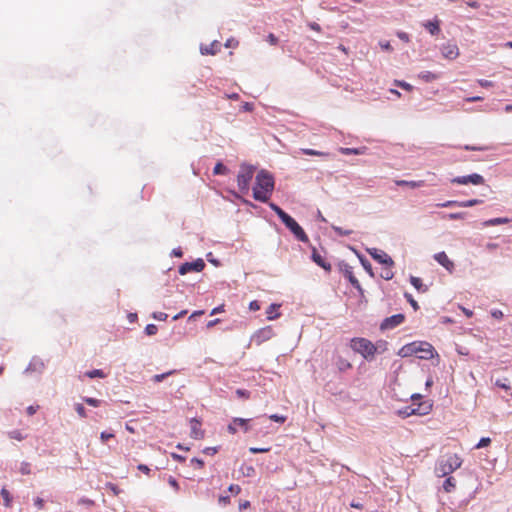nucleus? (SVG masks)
<instances>
[{
  "label": "nucleus",
  "instance_id": "f257e3e1",
  "mask_svg": "<svg viewBox=\"0 0 512 512\" xmlns=\"http://www.w3.org/2000/svg\"><path fill=\"white\" fill-rule=\"evenodd\" d=\"M351 349L359 353L364 359L373 360L377 353H384L387 350V342L379 340L376 344L364 337H354L350 341Z\"/></svg>",
  "mask_w": 512,
  "mask_h": 512
},
{
  "label": "nucleus",
  "instance_id": "f03ea898",
  "mask_svg": "<svg viewBox=\"0 0 512 512\" xmlns=\"http://www.w3.org/2000/svg\"><path fill=\"white\" fill-rule=\"evenodd\" d=\"M274 177L266 170H261L255 179L253 187V198L257 201L266 203L270 199L274 190Z\"/></svg>",
  "mask_w": 512,
  "mask_h": 512
},
{
  "label": "nucleus",
  "instance_id": "7ed1b4c3",
  "mask_svg": "<svg viewBox=\"0 0 512 512\" xmlns=\"http://www.w3.org/2000/svg\"><path fill=\"white\" fill-rule=\"evenodd\" d=\"M434 347L424 341H415L404 345L398 352L401 357H410L413 355L418 356L421 359H432L434 357Z\"/></svg>",
  "mask_w": 512,
  "mask_h": 512
},
{
  "label": "nucleus",
  "instance_id": "20e7f679",
  "mask_svg": "<svg viewBox=\"0 0 512 512\" xmlns=\"http://www.w3.org/2000/svg\"><path fill=\"white\" fill-rule=\"evenodd\" d=\"M462 465V459L458 454H447L441 457L436 466V473L439 477H444Z\"/></svg>",
  "mask_w": 512,
  "mask_h": 512
},
{
  "label": "nucleus",
  "instance_id": "39448f33",
  "mask_svg": "<svg viewBox=\"0 0 512 512\" xmlns=\"http://www.w3.org/2000/svg\"><path fill=\"white\" fill-rule=\"evenodd\" d=\"M254 175V167L250 165H241L237 175V184L242 193H248L250 182Z\"/></svg>",
  "mask_w": 512,
  "mask_h": 512
},
{
  "label": "nucleus",
  "instance_id": "423d86ee",
  "mask_svg": "<svg viewBox=\"0 0 512 512\" xmlns=\"http://www.w3.org/2000/svg\"><path fill=\"white\" fill-rule=\"evenodd\" d=\"M432 404L428 401L419 402L417 407H415V403L411 406L405 407L403 410H399V415L403 417H408L411 415H420L424 416L431 412Z\"/></svg>",
  "mask_w": 512,
  "mask_h": 512
},
{
  "label": "nucleus",
  "instance_id": "0eeeda50",
  "mask_svg": "<svg viewBox=\"0 0 512 512\" xmlns=\"http://www.w3.org/2000/svg\"><path fill=\"white\" fill-rule=\"evenodd\" d=\"M452 183L454 184H461V185H466V184H473V185H482L484 184V178L480 175V174H471V175H467V176H458V177H455L451 180Z\"/></svg>",
  "mask_w": 512,
  "mask_h": 512
},
{
  "label": "nucleus",
  "instance_id": "6e6552de",
  "mask_svg": "<svg viewBox=\"0 0 512 512\" xmlns=\"http://www.w3.org/2000/svg\"><path fill=\"white\" fill-rule=\"evenodd\" d=\"M205 268V263L202 259H197L194 262H185L179 267V273L185 275L189 272H201Z\"/></svg>",
  "mask_w": 512,
  "mask_h": 512
},
{
  "label": "nucleus",
  "instance_id": "1a4fd4ad",
  "mask_svg": "<svg viewBox=\"0 0 512 512\" xmlns=\"http://www.w3.org/2000/svg\"><path fill=\"white\" fill-rule=\"evenodd\" d=\"M404 320H405V315L402 313L392 315L390 317L385 318L382 321V323L380 325V329L381 330L393 329V328L399 326L400 324H402L404 322Z\"/></svg>",
  "mask_w": 512,
  "mask_h": 512
},
{
  "label": "nucleus",
  "instance_id": "9d476101",
  "mask_svg": "<svg viewBox=\"0 0 512 512\" xmlns=\"http://www.w3.org/2000/svg\"><path fill=\"white\" fill-rule=\"evenodd\" d=\"M369 254L371 255V257L374 260H376L377 262H379L381 264H384V265L389 266V267H393L394 266L393 259L387 253H385L382 250L373 249V250L369 251Z\"/></svg>",
  "mask_w": 512,
  "mask_h": 512
},
{
  "label": "nucleus",
  "instance_id": "9b49d317",
  "mask_svg": "<svg viewBox=\"0 0 512 512\" xmlns=\"http://www.w3.org/2000/svg\"><path fill=\"white\" fill-rule=\"evenodd\" d=\"M249 421V419L234 418L232 422L228 425V431L231 434H235L237 433L239 427L244 432H247L249 430Z\"/></svg>",
  "mask_w": 512,
  "mask_h": 512
},
{
  "label": "nucleus",
  "instance_id": "f8f14e48",
  "mask_svg": "<svg viewBox=\"0 0 512 512\" xmlns=\"http://www.w3.org/2000/svg\"><path fill=\"white\" fill-rule=\"evenodd\" d=\"M441 52L446 59H456L459 56V48L454 43H446L442 46Z\"/></svg>",
  "mask_w": 512,
  "mask_h": 512
},
{
  "label": "nucleus",
  "instance_id": "ddd939ff",
  "mask_svg": "<svg viewBox=\"0 0 512 512\" xmlns=\"http://www.w3.org/2000/svg\"><path fill=\"white\" fill-rule=\"evenodd\" d=\"M434 259L449 272L454 270V263L449 259L445 252L442 251L435 254Z\"/></svg>",
  "mask_w": 512,
  "mask_h": 512
},
{
  "label": "nucleus",
  "instance_id": "4468645a",
  "mask_svg": "<svg viewBox=\"0 0 512 512\" xmlns=\"http://www.w3.org/2000/svg\"><path fill=\"white\" fill-rule=\"evenodd\" d=\"M274 336V330L271 326H266L259 329L255 334V339L258 343H262L271 339Z\"/></svg>",
  "mask_w": 512,
  "mask_h": 512
},
{
  "label": "nucleus",
  "instance_id": "2eb2a0df",
  "mask_svg": "<svg viewBox=\"0 0 512 512\" xmlns=\"http://www.w3.org/2000/svg\"><path fill=\"white\" fill-rule=\"evenodd\" d=\"M288 229L295 235V237L302 241L307 242L308 236L305 233V231L302 229V227L294 220L292 223H290L289 226H287Z\"/></svg>",
  "mask_w": 512,
  "mask_h": 512
},
{
  "label": "nucleus",
  "instance_id": "dca6fc26",
  "mask_svg": "<svg viewBox=\"0 0 512 512\" xmlns=\"http://www.w3.org/2000/svg\"><path fill=\"white\" fill-rule=\"evenodd\" d=\"M269 207L278 215L281 221L287 226L290 225L295 219L292 218L289 214H287L283 209H281L278 205L274 203H270Z\"/></svg>",
  "mask_w": 512,
  "mask_h": 512
},
{
  "label": "nucleus",
  "instance_id": "f3484780",
  "mask_svg": "<svg viewBox=\"0 0 512 512\" xmlns=\"http://www.w3.org/2000/svg\"><path fill=\"white\" fill-rule=\"evenodd\" d=\"M269 207L278 215L281 221L287 226L290 225L295 219L292 218L289 214H287L283 209H281L278 205L274 203H270Z\"/></svg>",
  "mask_w": 512,
  "mask_h": 512
},
{
  "label": "nucleus",
  "instance_id": "a211bd4d",
  "mask_svg": "<svg viewBox=\"0 0 512 512\" xmlns=\"http://www.w3.org/2000/svg\"><path fill=\"white\" fill-rule=\"evenodd\" d=\"M200 50L203 55H215L220 50V43L213 41L209 45H202Z\"/></svg>",
  "mask_w": 512,
  "mask_h": 512
},
{
  "label": "nucleus",
  "instance_id": "6ab92c4d",
  "mask_svg": "<svg viewBox=\"0 0 512 512\" xmlns=\"http://www.w3.org/2000/svg\"><path fill=\"white\" fill-rule=\"evenodd\" d=\"M423 26L429 31L431 35H438L441 31L440 20L438 18L425 22Z\"/></svg>",
  "mask_w": 512,
  "mask_h": 512
},
{
  "label": "nucleus",
  "instance_id": "aec40b11",
  "mask_svg": "<svg viewBox=\"0 0 512 512\" xmlns=\"http://www.w3.org/2000/svg\"><path fill=\"white\" fill-rule=\"evenodd\" d=\"M201 423L196 420H191V436L195 439H201L204 437V432L200 428Z\"/></svg>",
  "mask_w": 512,
  "mask_h": 512
},
{
  "label": "nucleus",
  "instance_id": "412c9836",
  "mask_svg": "<svg viewBox=\"0 0 512 512\" xmlns=\"http://www.w3.org/2000/svg\"><path fill=\"white\" fill-rule=\"evenodd\" d=\"M312 259L316 264H318L320 267L324 268L325 270H327V271L331 270V264L329 262H327L325 259H323V257L318 252H316V250H313Z\"/></svg>",
  "mask_w": 512,
  "mask_h": 512
},
{
  "label": "nucleus",
  "instance_id": "4be33fe9",
  "mask_svg": "<svg viewBox=\"0 0 512 512\" xmlns=\"http://www.w3.org/2000/svg\"><path fill=\"white\" fill-rule=\"evenodd\" d=\"M335 365L337 366L340 372H345L352 368V364L348 359L343 358L342 356H337Z\"/></svg>",
  "mask_w": 512,
  "mask_h": 512
},
{
  "label": "nucleus",
  "instance_id": "5701e85b",
  "mask_svg": "<svg viewBox=\"0 0 512 512\" xmlns=\"http://www.w3.org/2000/svg\"><path fill=\"white\" fill-rule=\"evenodd\" d=\"M410 283L418 292L425 293L428 291V287L423 284L422 279L419 277L411 276Z\"/></svg>",
  "mask_w": 512,
  "mask_h": 512
},
{
  "label": "nucleus",
  "instance_id": "b1692460",
  "mask_svg": "<svg viewBox=\"0 0 512 512\" xmlns=\"http://www.w3.org/2000/svg\"><path fill=\"white\" fill-rule=\"evenodd\" d=\"M280 308V304H271L266 310V315L268 320H274L280 317V312L278 311Z\"/></svg>",
  "mask_w": 512,
  "mask_h": 512
},
{
  "label": "nucleus",
  "instance_id": "393cba45",
  "mask_svg": "<svg viewBox=\"0 0 512 512\" xmlns=\"http://www.w3.org/2000/svg\"><path fill=\"white\" fill-rule=\"evenodd\" d=\"M395 183L398 186H408L412 189L422 187L425 184V182L423 180H419V181L396 180Z\"/></svg>",
  "mask_w": 512,
  "mask_h": 512
},
{
  "label": "nucleus",
  "instance_id": "a878e982",
  "mask_svg": "<svg viewBox=\"0 0 512 512\" xmlns=\"http://www.w3.org/2000/svg\"><path fill=\"white\" fill-rule=\"evenodd\" d=\"M418 77H419L421 80H423V81H425V82L429 83V82H432V81H435L436 79H438V78H439V75H438V74H436V73H433V72H431V71H422V72H420V73L418 74Z\"/></svg>",
  "mask_w": 512,
  "mask_h": 512
},
{
  "label": "nucleus",
  "instance_id": "bb28decb",
  "mask_svg": "<svg viewBox=\"0 0 512 512\" xmlns=\"http://www.w3.org/2000/svg\"><path fill=\"white\" fill-rule=\"evenodd\" d=\"M507 223H509L508 218L498 217V218L486 220L485 222H483V226L489 227V226H497V225H502V224H507Z\"/></svg>",
  "mask_w": 512,
  "mask_h": 512
},
{
  "label": "nucleus",
  "instance_id": "cd10ccee",
  "mask_svg": "<svg viewBox=\"0 0 512 512\" xmlns=\"http://www.w3.org/2000/svg\"><path fill=\"white\" fill-rule=\"evenodd\" d=\"M456 488V479L454 477H448L443 483V490L446 493H451Z\"/></svg>",
  "mask_w": 512,
  "mask_h": 512
},
{
  "label": "nucleus",
  "instance_id": "c85d7f7f",
  "mask_svg": "<svg viewBox=\"0 0 512 512\" xmlns=\"http://www.w3.org/2000/svg\"><path fill=\"white\" fill-rule=\"evenodd\" d=\"M0 494L4 500V506L10 508L12 506V497L10 492L6 488H2Z\"/></svg>",
  "mask_w": 512,
  "mask_h": 512
},
{
  "label": "nucleus",
  "instance_id": "c756f323",
  "mask_svg": "<svg viewBox=\"0 0 512 512\" xmlns=\"http://www.w3.org/2000/svg\"><path fill=\"white\" fill-rule=\"evenodd\" d=\"M301 152L303 154L309 155V156H320V157H327V156H329V154L326 153V152H322V151H318V150H314V149L303 148V149H301Z\"/></svg>",
  "mask_w": 512,
  "mask_h": 512
},
{
  "label": "nucleus",
  "instance_id": "7c9ffc66",
  "mask_svg": "<svg viewBox=\"0 0 512 512\" xmlns=\"http://www.w3.org/2000/svg\"><path fill=\"white\" fill-rule=\"evenodd\" d=\"M8 437L13 440L22 441L26 438V435L21 430L16 429L8 432Z\"/></svg>",
  "mask_w": 512,
  "mask_h": 512
},
{
  "label": "nucleus",
  "instance_id": "2f4dec72",
  "mask_svg": "<svg viewBox=\"0 0 512 512\" xmlns=\"http://www.w3.org/2000/svg\"><path fill=\"white\" fill-rule=\"evenodd\" d=\"M363 150H364V148H344V147H341L339 151L342 154H344V155H350V154L360 155V154H363Z\"/></svg>",
  "mask_w": 512,
  "mask_h": 512
},
{
  "label": "nucleus",
  "instance_id": "473e14b6",
  "mask_svg": "<svg viewBox=\"0 0 512 512\" xmlns=\"http://www.w3.org/2000/svg\"><path fill=\"white\" fill-rule=\"evenodd\" d=\"M481 203H482V200H480V199H470V200H465V201H459V207L467 208V207L479 205Z\"/></svg>",
  "mask_w": 512,
  "mask_h": 512
},
{
  "label": "nucleus",
  "instance_id": "72a5a7b5",
  "mask_svg": "<svg viewBox=\"0 0 512 512\" xmlns=\"http://www.w3.org/2000/svg\"><path fill=\"white\" fill-rule=\"evenodd\" d=\"M85 375L89 378H105L106 377V374L100 369H95V370L86 372Z\"/></svg>",
  "mask_w": 512,
  "mask_h": 512
},
{
  "label": "nucleus",
  "instance_id": "f704fd0d",
  "mask_svg": "<svg viewBox=\"0 0 512 512\" xmlns=\"http://www.w3.org/2000/svg\"><path fill=\"white\" fill-rule=\"evenodd\" d=\"M227 171H228L227 167L225 165H223L221 162H218L213 169V173L215 175L226 174Z\"/></svg>",
  "mask_w": 512,
  "mask_h": 512
},
{
  "label": "nucleus",
  "instance_id": "c9c22d12",
  "mask_svg": "<svg viewBox=\"0 0 512 512\" xmlns=\"http://www.w3.org/2000/svg\"><path fill=\"white\" fill-rule=\"evenodd\" d=\"M381 277L385 280L392 279L394 277V272L392 271V267L386 266L381 273Z\"/></svg>",
  "mask_w": 512,
  "mask_h": 512
},
{
  "label": "nucleus",
  "instance_id": "e433bc0d",
  "mask_svg": "<svg viewBox=\"0 0 512 512\" xmlns=\"http://www.w3.org/2000/svg\"><path fill=\"white\" fill-rule=\"evenodd\" d=\"M19 471L22 475H29L31 473V465L29 462H22L19 467Z\"/></svg>",
  "mask_w": 512,
  "mask_h": 512
},
{
  "label": "nucleus",
  "instance_id": "4c0bfd02",
  "mask_svg": "<svg viewBox=\"0 0 512 512\" xmlns=\"http://www.w3.org/2000/svg\"><path fill=\"white\" fill-rule=\"evenodd\" d=\"M83 401L93 407H99L101 405V400L92 398V397H84Z\"/></svg>",
  "mask_w": 512,
  "mask_h": 512
},
{
  "label": "nucleus",
  "instance_id": "58836bf2",
  "mask_svg": "<svg viewBox=\"0 0 512 512\" xmlns=\"http://www.w3.org/2000/svg\"><path fill=\"white\" fill-rule=\"evenodd\" d=\"M405 298L406 300L410 303V305L412 306V308L417 311L419 309V305H418V302L413 298V296L409 293H405Z\"/></svg>",
  "mask_w": 512,
  "mask_h": 512
},
{
  "label": "nucleus",
  "instance_id": "ea45409f",
  "mask_svg": "<svg viewBox=\"0 0 512 512\" xmlns=\"http://www.w3.org/2000/svg\"><path fill=\"white\" fill-rule=\"evenodd\" d=\"M491 443V439L489 437H483L480 439V441L477 443V445L475 446L476 449H481V448H484V447H487L489 446Z\"/></svg>",
  "mask_w": 512,
  "mask_h": 512
},
{
  "label": "nucleus",
  "instance_id": "a19ab883",
  "mask_svg": "<svg viewBox=\"0 0 512 512\" xmlns=\"http://www.w3.org/2000/svg\"><path fill=\"white\" fill-rule=\"evenodd\" d=\"M75 410L77 412V414L81 417V418H86L87 417V413H86V409L85 407L80 404V403H77L75 405Z\"/></svg>",
  "mask_w": 512,
  "mask_h": 512
},
{
  "label": "nucleus",
  "instance_id": "79ce46f5",
  "mask_svg": "<svg viewBox=\"0 0 512 512\" xmlns=\"http://www.w3.org/2000/svg\"><path fill=\"white\" fill-rule=\"evenodd\" d=\"M158 328L154 324H148L145 328V332L148 336H153L157 333Z\"/></svg>",
  "mask_w": 512,
  "mask_h": 512
},
{
  "label": "nucleus",
  "instance_id": "37998d69",
  "mask_svg": "<svg viewBox=\"0 0 512 512\" xmlns=\"http://www.w3.org/2000/svg\"><path fill=\"white\" fill-rule=\"evenodd\" d=\"M347 277L350 281V283L356 287V288H360V283L359 281L357 280V278L354 276V274L352 272H348L347 273Z\"/></svg>",
  "mask_w": 512,
  "mask_h": 512
},
{
  "label": "nucleus",
  "instance_id": "c03bdc74",
  "mask_svg": "<svg viewBox=\"0 0 512 512\" xmlns=\"http://www.w3.org/2000/svg\"><path fill=\"white\" fill-rule=\"evenodd\" d=\"M438 207H453V206H457L459 207V201H456V200H448L444 203H439L437 204Z\"/></svg>",
  "mask_w": 512,
  "mask_h": 512
},
{
  "label": "nucleus",
  "instance_id": "a18cd8bd",
  "mask_svg": "<svg viewBox=\"0 0 512 512\" xmlns=\"http://www.w3.org/2000/svg\"><path fill=\"white\" fill-rule=\"evenodd\" d=\"M507 381H508V379H506V378L503 381L498 379V380H496L495 385L500 387V388H502V389H504V390H509L510 389V385L507 384Z\"/></svg>",
  "mask_w": 512,
  "mask_h": 512
},
{
  "label": "nucleus",
  "instance_id": "49530a36",
  "mask_svg": "<svg viewBox=\"0 0 512 512\" xmlns=\"http://www.w3.org/2000/svg\"><path fill=\"white\" fill-rule=\"evenodd\" d=\"M172 373H173V371H169V372H166L163 374L154 375L153 381L156 383L161 382L162 380H164L167 376L171 375Z\"/></svg>",
  "mask_w": 512,
  "mask_h": 512
},
{
  "label": "nucleus",
  "instance_id": "de8ad7c7",
  "mask_svg": "<svg viewBox=\"0 0 512 512\" xmlns=\"http://www.w3.org/2000/svg\"><path fill=\"white\" fill-rule=\"evenodd\" d=\"M269 419L278 422V423H284L286 421V417L278 414H272L269 416Z\"/></svg>",
  "mask_w": 512,
  "mask_h": 512
},
{
  "label": "nucleus",
  "instance_id": "09e8293b",
  "mask_svg": "<svg viewBox=\"0 0 512 512\" xmlns=\"http://www.w3.org/2000/svg\"><path fill=\"white\" fill-rule=\"evenodd\" d=\"M466 216L465 212H456V213H450L448 215V218L451 220H459L463 219Z\"/></svg>",
  "mask_w": 512,
  "mask_h": 512
},
{
  "label": "nucleus",
  "instance_id": "8fccbe9b",
  "mask_svg": "<svg viewBox=\"0 0 512 512\" xmlns=\"http://www.w3.org/2000/svg\"><path fill=\"white\" fill-rule=\"evenodd\" d=\"M249 451H250L252 454L267 453V452H269V451H270V447H265V448L250 447V448H249Z\"/></svg>",
  "mask_w": 512,
  "mask_h": 512
},
{
  "label": "nucleus",
  "instance_id": "3c124183",
  "mask_svg": "<svg viewBox=\"0 0 512 512\" xmlns=\"http://www.w3.org/2000/svg\"><path fill=\"white\" fill-rule=\"evenodd\" d=\"M153 318L159 321H166L168 318V315L164 312H155L153 313Z\"/></svg>",
  "mask_w": 512,
  "mask_h": 512
},
{
  "label": "nucleus",
  "instance_id": "603ef678",
  "mask_svg": "<svg viewBox=\"0 0 512 512\" xmlns=\"http://www.w3.org/2000/svg\"><path fill=\"white\" fill-rule=\"evenodd\" d=\"M114 438V434L113 433H108V432H101L100 434V439L103 443L107 442L108 440Z\"/></svg>",
  "mask_w": 512,
  "mask_h": 512
},
{
  "label": "nucleus",
  "instance_id": "864d4df0",
  "mask_svg": "<svg viewBox=\"0 0 512 512\" xmlns=\"http://www.w3.org/2000/svg\"><path fill=\"white\" fill-rule=\"evenodd\" d=\"M107 488L115 495H119L121 490L119 489V487L113 483H108L107 484Z\"/></svg>",
  "mask_w": 512,
  "mask_h": 512
},
{
  "label": "nucleus",
  "instance_id": "5fc2aeb1",
  "mask_svg": "<svg viewBox=\"0 0 512 512\" xmlns=\"http://www.w3.org/2000/svg\"><path fill=\"white\" fill-rule=\"evenodd\" d=\"M236 394L240 398L248 399L250 397V392L244 389H237Z\"/></svg>",
  "mask_w": 512,
  "mask_h": 512
},
{
  "label": "nucleus",
  "instance_id": "6e6d98bb",
  "mask_svg": "<svg viewBox=\"0 0 512 512\" xmlns=\"http://www.w3.org/2000/svg\"><path fill=\"white\" fill-rule=\"evenodd\" d=\"M168 483L169 485L175 490V491H178L179 490V484L177 482V480L173 477V476H170L168 478Z\"/></svg>",
  "mask_w": 512,
  "mask_h": 512
},
{
  "label": "nucleus",
  "instance_id": "4d7b16f0",
  "mask_svg": "<svg viewBox=\"0 0 512 512\" xmlns=\"http://www.w3.org/2000/svg\"><path fill=\"white\" fill-rule=\"evenodd\" d=\"M228 490L234 494V495H238L240 492H241V487L237 484H231L228 488Z\"/></svg>",
  "mask_w": 512,
  "mask_h": 512
},
{
  "label": "nucleus",
  "instance_id": "13d9d810",
  "mask_svg": "<svg viewBox=\"0 0 512 512\" xmlns=\"http://www.w3.org/2000/svg\"><path fill=\"white\" fill-rule=\"evenodd\" d=\"M260 308H261L260 303L257 300H253L249 304V309L251 311H258V310H260Z\"/></svg>",
  "mask_w": 512,
  "mask_h": 512
},
{
  "label": "nucleus",
  "instance_id": "bf43d9fd",
  "mask_svg": "<svg viewBox=\"0 0 512 512\" xmlns=\"http://www.w3.org/2000/svg\"><path fill=\"white\" fill-rule=\"evenodd\" d=\"M463 148L467 151H482V150L487 149L486 147H478V146H471V145H465Z\"/></svg>",
  "mask_w": 512,
  "mask_h": 512
},
{
  "label": "nucleus",
  "instance_id": "052dcab7",
  "mask_svg": "<svg viewBox=\"0 0 512 512\" xmlns=\"http://www.w3.org/2000/svg\"><path fill=\"white\" fill-rule=\"evenodd\" d=\"M477 82H478V84H479L481 87H484V88L492 87V86H493V82L488 81V80L479 79Z\"/></svg>",
  "mask_w": 512,
  "mask_h": 512
},
{
  "label": "nucleus",
  "instance_id": "680f3d73",
  "mask_svg": "<svg viewBox=\"0 0 512 512\" xmlns=\"http://www.w3.org/2000/svg\"><path fill=\"white\" fill-rule=\"evenodd\" d=\"M218 502L222 506H226L230 503V497L229 496H220L218 499Z\"/></svg>",
  "mask_w": 512,
  "mask_h": 512
},
{
  "label": "nucleus",
  "instance_id": "e2e57ef3",
  "mask_svg": "<svg viewBox=\"0 0 512 512\" xmlns=\"http://www.w3.org/2000/svg\"><path fill=\"white\" fill-rule=\"evenodd\" d=\"M191 463L195 464V467L198 469H201L204 466V461L198 458H193Z\"/></svg>",
  "mask_w": 512,
  "mask_h": 512
},
{
  "label": "nucleus",
  "instance_id": "0e129e2a",
  "mask_svg": "<svg viewBox=\"0 0 512 512\" xmlns=\"http://www.w3.org/2000/svg\"><path fill=\"white\" fill-rule=\"evenodd\" d=\"M267 41L271 44V45H276L278 43V38L273 34V33H270L268 36H267Z\"/></svg>",
  "mask_w": 512,
  "mask_h": 512
},
{
  "label": "nucleus",
  "instance_id": "69168bd1",
  "mask_svg": "<svg viewBox=\"0 0 512 512\" xmlns=\"http://www.w3.org/2000/svg\"><path fill=\"white\" fill-rule=\"evenodd\" d=\"M38 409H39L38 405H36V406L31 405V406L27 407V414L29 416H32V415H34L37 412Z\"/></svg>",
  "mask_w": 512,
  "mask_h": 512
},
{
  "label": "nucleus",
  "instance_id": "338daca9",
  "mask_svg": "<svg viewBox=\"0 0 512 512\" xmlns=\"http://www.w3.org/2000/svg\"><path fill=\"white\" fill-rule=\"evenodd\" d=\"M224 307H225V305L221 304V305L213 308L212 311H211V315H215V314L224 312Z\"/></svg>",
  "mask_w": 512,
  "mask_h": 512
},
{
  "label": "nucleus",
  "instance_id": "774afa93",
  "mask_svg": "<svg viewBox=\"0 0 512 512\" xmlns=\"http://www.w3.org/2000/svg\"><path fill=\"white\" fill-rule=\"evenodd\" d=\"M34 503L38 509H42L44 507V500L40 497H37Z\"/></svg>",
  "mask_w": 512,
  "mask_h": 512
}]
</instances>
